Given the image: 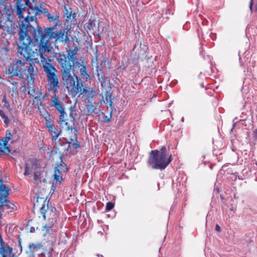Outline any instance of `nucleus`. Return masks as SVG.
<instances>
[{
	"instance_id": "obj_33",
	"label": "nucleus",
	"mask_w": 257,
	"mask_h": 257,
	"mask_svg": "<svg viewBox=\"0 0 257 257\" xmlns=\"http://www.w3.org/2000/svg\"><path fill=\"white\" fill-rule=\"evenodd\" d=\"M215 230L217 231H218V232L220 231V228L218 224H216L215 225Z\"/></svg>"
},
{
	"instance_id": "obj_14",
	"label": "nucleus",
	"mask_w": 257,
	"mask_h": 257,
	"mask_svg": "<svg viewBox=\"0 0 257 257\" xmlns=\"http://www.w3.org/2000/svg\"><path fill=\"white\" fill-rule=\"evenodd\" d=\"M40 10L42 12L41 14L44 13L46 14V16L50 22H53L55 25H57L59 21V16L57 14L55 13L51 14L46 9H44L43 11L41 9Z\"/></svg>"
},
{
	"instance_id": "obj_9",
	"label": "nucleus",
	"mask_w": 257,
	"mask_h": 257,
	"mask_svg": "<svg viewBox=\"0 0 257 257\" xmlns=\"http://www.w3.org/2000/svg\"><path fill=\"white\" fill-rule=\"evenodd\" d=\"M36 168V166L35 165H33L31 167L29 166L28 164H26L25 167V172L24 175L26 176L29 175L31 174L33 171L34 172V180L36 183H38L40 182L41 178V173L39 172L35 171V169Z\"/></svg>"
},
{
	"instance_id": "obj_12",
	"label": "nucleus",
	"mask_w": 257,
	"mask_h": 257,
	"mask_svg": "<svg viewBox=\"0 0 257 257\" xmlns=\"http://www.w3.org/2000/svg\"><path fill=\"white\" fill-rule=\"evenodd\" d=\"M64 170H67V168L65 166L61 165L56 167L55 169L54 176V180L61 183L62 180V177L61 174V171H64Z\"/></svg>"
},
{
	"instance_id": "obj_23",
	"label": "nucleus",
	"mask_w": 257,
	"mask_h": 257,
	"mask_svg": "<svg viewBox=\"0 0 257 257\" xmlns=\"http://www.w3.org/2000/svg\"><path fill=\"white\" fill-rule=\"evenodd\" d=\"M2 102L4 103V106H3L4 108L8 110L9 111H10L12 110V109L10 107V103L7 99L6 94L4 95V96H3Z\"/></svg>"
},
{
	"instance_id": "obj_17",
	"label": "nucleus",
	"mask_w": 257,
	"mask_h": 257,
	"mask_svg": "<svg viewBox=\"0 0 257 257\" xmlns=\"http://www.w3.org/2000/svg\"><path fill=\"white\" fill-rule=\"evenodd\" d=\"M43 244L42 242H36V243H31L29 244V248L32 250V251H37L41 249L43 247Z\"/></svg>"
},
{
	"instance_id": "obj_6",
	"label": "nucleus",
	"mask_w": 257,
	"mask_h": 257,
	"mask_svg": "<svg viewBox=\"0 0 257 257\" xmlns=\"http://www.w3.org/2000/svg\"><path fill=\"white\" fill-rule=\"evenodd\" d=\"M5 3L2 2L0 4V28L6 34L13 35L16 33L17 26L13 22L12 11L6 8L5 6Z\"/></svg>"
},
{
	"instance_id": "obj_13",
	"label": "nucleus",
	"mask_w": 257,
	"mask_h": 257,
	"mask_svg": "<svg viewBox=\"0 0 257 257\" xmlns=\"http://www.w3.org/2000/svg\"><path fill=\"white\" fill-rule=\"evenodd\" d=\"M51 105V106L55 107L56 109L58 112L62 111V110H64L61 102L59 100L58 97L56 95V93H54V96L52 97Z\"/></svg>"
},
{
	"instance_id": "obj_19",
	"label": "nucleus",
	"mask_w": 257,
	"mask_h": 257,
	"mask_svg": "<svg viewBox=\"0 0 257 257\" xmlns=\"http://www.w3.org/2000/svg\"><path fill=\"white\" fill-rule=\"evenodd\" d=\"M71 142H68L69 144H71V146L74 148L77 149L79 148L80 145L77 141V137L75 134L73 137L70 138Z\"/></svg>"
},
{
	"instance_id": "obj_36",
	"label": "nucleus",
	"mask_w": 257,
	"mask_h": 257,
	"mask_svg": "<svg viewBox=\"0 0 257 257\" xmlns=\"http://www.w3.org/2000/svg\"><path fill=\"white\" fill-rule=\"evenodd\" d=\"M181 120H182V121H184V118L183 117L182 118Z\"/></svg>"
},
{
	"instance_id": "obj_2",
	"label": "nucleus",
	"mask_w": 257,
	"mask_h": 257,
	"mask_svg": "<svg viewBox=\"0 0 257 257\" xmlns=\"http://www.w3.org/2000/svg\"><path fill=\"white\" fill-rule=\"evenodd\" d=\"M19 46L18 47V53L21 58H24L25 60H18L11 63L9 66L8 73L12 76H19L24 81H27V84L29 88L34 86L35 76L38 71L34 64L31 63L28 60L34 61L35 62H39V59L36 61L34 60L27 59L19 52ZM39 57H38V58Z\"/></svg>"
},
{
	"instance_id": "obj_4",
	"label": "nucleus",
	"mask_w": 257,
	"mask_h": 257,
	"mask_svg": "<svg viewBox=\"0 0 257 257\" xmlns=\"http://www.w3.org/2000/svg\"><path fill=\"white\" fill-rule=\"evenodd\" d=\"M167 150L165 146L162 147L160 150H152L148 159V163L154 169L164 170L172 161V155L167 157Z\"/></svg>"
},
{
	"instance_id": "obj_18",
	"label": "nucleus",
	"mask_w": 257,
	"mask_h": 257,
	"mask_svg": "<svg viewBox=\"0 0 257 257\" xmlns=\"http://www.w3.org/2000/svg\"><path fill=\"white\" fill-rule=\"evenodd\" d=\"M59 112L60 113L59 119V122L61 124H65V125H67V122H66V120H67V115L66 113L65 112L64 110H62V111H60Z\"/></svg>"
},
{
	"instance_id": "obj_3",
	"label": "nucleus",
	"mask_w": 257,
	"mask_h": 257,
	"mask_svg": "<svg viewBox=\"0 0 257 257\" xmlns=\"http://www.w3.org/2000/svg\"><path fill=\"white\" fill-rule=\"evenodd\" d=\"M58 62V66L61 68L63 84L66 87L69 85L74 83L78 77L75 74H71L73 67L79 68L80 62H75L63 53H56L55 56Z\"/></svg>"
},
{
	"instance_id": "obj_16",
	"label": "nucleus",
	"mask_w": 257,
	"mask_h": 257,
	"mask_svg": "<svg viewBox=\"0 0 257 257\" xmlns=\"http://www.w3.org/2000/svg\"><path fill=\"white\" fill-rule=\"evenodd\" d=\"M56 209L55 208H49L48 205L46 206L45 204H43V206L40 208L41 213L42 214L43 217L44 219H46V216L49 214V213L52 212H55Z\"/></svg>"
},
{
	"instance_id": "obj_8",
	"label": "nucleus",
	"mask_w": 257,
	"mask_h": 257,
	"mask_svg": "<svg viewBox=\"0 0 257 257\" xmlns=\"http://www.w3.org/2000/svg\"><path fill=\"white\" fill-rule=\"evenodd\" d=\"M28 1L27 0H18L17 2V14L20 18L19 24L21 20H23L25 19L27 15L28 12H30L31 10L35 7L37 8L40 10L38 6L35 4V6L30 5L29 6V8L26 9L27 6H28Z\"/></svg>"
},
{
	"instance_id": "obj_22",
	"label": "nucleus",
	"mask_w": 257,
	"mask_h": 257,
	"mask_svg": "<svg viewBox=\"0 0 257 257\" xmlns=\"http://www.w3.org/2000/svg\"><path fill=\"white\" fill-rule=\"evenodd\" d=\"M0 116L4 120V123L7 126L10 123V120L8 117L5 114V112L2 109H0Z\"/></svg>"
},
{
	"instance_id": "obj_40",
	"label": "nucleus",
	"mask_w": 257,
	"mask_h": 257,
	"mask_svg": "<svg viewBox=\"0 0 257 257\" xmlns=\"http://www.w3.org/2000/svg\"><path fill=\"white\" fill-rule=\"evenodd\" d=\"M255 164H256V165H257V162H255Z\"/></svg>"
},
{
	"instance_id": "obj_35",
	"label": "nucleus",
	"mask_w": 257,
	"mask_h": 257,
	"mask_svg": "<svg viewBox=\"0 0 257 257\" xmlns=\"http://www.w3.org/2000/svg\"><path fill=\"white\" fill-rule=\"evenodd\" d=\"M109 120H110V119H109V118H106V119L105 120V121H106V122H109Z\"/></svg>"
},
{
	"instance_id": "obj_39",
	"label": "nucleus",
	"mask_w": 257,
	"mask_h": 257,
	"mask_svg": "<svg viewBox=\"0 0 257 257\" xmlns=\"http://www.w3.org/2000/svg\"><path fill=\"white\" fill-rule=\"evenodd\" d=\"M67 128H68V130H69V126L67 127Z\"/></svg>"
},
{
	"instance_id": "obj_25",
	"label": "nucleus",
	"mask_w": 257,
	"mask_h": 257,
	"mask_svg": "<svg viewBox=\"0 0 257 257\" xmlns=\"http://www.w3.org/2000/svg\"><path fill=\"white\" fill-rule=\"evenodd\" d=\"M6 136L4 138V144L6 145L8 142L11 140L12 137V135L9 131H8Z\"/></svg>"
},
{
	"instance_id": "obj_24",
	"label": "nucleus",
	"mask_w": 257,
	"mask_h": 257,
	"mask_svg": "<svg viewBox=\"0 0 257 257\" xmlns=\"http://www.w3.org/2000/svg\"><path fill=\"white\" fill-rule=\"evenodd\" d=\"M253 0H250L249 2V9L251 12L254 11L257 12V0L255 3V5L254 7L253 8Z\"/></svg>"
},
{
	"instance_id": "obj_15",
	"label": "nucleus",
	"mask_w": 257,
	"mask_h": 257,
	"mask_svg": "<svg viewBox=\"0 0 257 257\" xmlns=\"http://www.w3.org/2000/svg\"><path fill=\"white\" fill-rule=\"evenodd\" d=\"M49 132L51 133L53 141L57 140L61 133V130L58 127L55 126L52 127V129L49 130Z\"/></svg>"
},
{
	"instance_id": "obj_10",
	"label": "nucleus",
	"mask_w": 257,
	"mask_h": 257,
	"mask_svg": "<svg viewBox=\"0 0 257 257\" xmlns=\"http://www.w3.org/2000/svg\"><path fill=\"white\" fill-rule=\"evenodd\" d=\"M73 44L74 48L72 50H71L70 46H67L66 48V51L67 52L66 56L75 62H79L78 59L76 57V54L79 50L78 46L74 42H73Z\"/></svg>"
},
{
	"instance_id": "obj_21",
	"label": "nucleus",
	"mask_w": 257,
	"mask_h": 257,
	"mask_svg": "<svg viewBox=\"0 0 257 257\" xmlns=\"http://www.w3.org/2000/svg\"><path fill=\"white\" fill-rule=\"evenodd\" d=\"M105 100L104 102L105 103H109L110 106L112 105L111 94L109 91H106L104 94Z\"/></svg>"
},
{
	"instance_id": "obj_37",
	"label": "nucleus",
	"mask_w": 257,
	"mask_h": 257,
	"mask_svg": "<svg viewBox=\"0 0 257 257\" xmlns=\"http://www.w3.org/2000/svg\"><path fill=\"white\" fill-rule=\"evenodd\" d=\"M7 149H8L9 152H10V150L9 149V148H7Z\"/></svg>"
},
{
	"instance_id": "obj_5",
	"label": "nucleus",
	"mask_w": 257,
	"mask_h": 257,
	"mask_svg": "<svg viewBox=\"0 0 257 257\" xmlns=\"http://www.w3.org/2000/svg\"><path fill=\"white\" fill-rule=\"evenodd\" d=\"M39 57L41 58V64L47 74L48 84L50 86L49 91L52 90L56 93L59 87L58 77L56 74L57 70L51 64V60L47 55H39Z\"/></svg>"
},
{
	"instance_id": "obj_1",
	"label": "nucleus",
	"mask_w": 257,
	"mask_h": 257,
	"mask_svg": "<svg viewBox=\"0 0 257 257\" xmlns=\"http://www.w3.org/2000/svg\"><path fill=\"white\" fill-rule=\"evenodd\" d=\"M41 13L40 10L35 7L30 12H28L27 17L19 24V52L26 59L36 61L39 55L51 52L52 38H56L55 44L59 41L65 45L69 41L67 28L61 29L57 33L54 32V27L35 29L32 23L38 26L36 16Z\"/></svg>"
},
{
	"instance_id": "obj_28",
	"label": "nucleus",
	"mask_w": 257,
	"mask_h": 257,
	"mask_svg": "<svg viewBox=\"0 0 257 257\" xmlns=\"http://www.w3.org/2000/svg\"><path fill=\"white\" fill-rule=\"evenodd\" d=\"M46 125L47 127L48 128V130L50 129H52V127H54L53 123L51 122V121L50 120V118L46 119Z\"/></svg>"
},
{
	"instance_id": "obj_27",
	"label": "nucleus",
	"mask_w": 257,
	"mask_h": 257,
	"mask_svg": "<svg viewBox=\"0 0 257 257\" xmlns=\"http://www.w3.org/2000/svg\"><path fill=\"white\" fill-rule=\"evenodd\" d=\"M98 79L99 82L101 83V87L102 88H105L106 87V83L104 77L103 76L99 77V74H98Z\"/></svg>"
},
{
	"instance_id": "obj_30",
	"label": "nucleus",
	"mask_w": 257,
	"mask_h": 257,
	"mask_svg": "<svg viewBox=\"0 0 257 257\" xmlns=\"http://www.w3.org/2000/svg\"><path fill=\"white\" fill-rule=\"evenodd\" d=\"M51 227V226L46 225L43 226V230L45 231L46 234L48 233Z\"/></svg>"
},
{
	"instance_id": "obj_11",
	"label": "nucleus",
	"mask_w": 257,
	"mask_h": 257,
	"mask_svg": "<svg viewBox=\"0 0 257 257\" xmlns=\"http://www.w3.org/2000/svg\"><path fill=\"white\" fill-rule=\"evenodd\" d=\"M98 104L94 103V104L92 101L89 100H87L86 104V109L88 113L92 114H98L100 112L99 109L97 108Z\"/></svg>"
},
{
	"instance_id": "obj_31",
	"label": "nucleus",
	"mask_w": 257,
	"mask_h": 257,
	"mask_svg": "<svg viewBox=\"0 0 257 257\" xmlns=\"http://www.w3.org/2000/svg\"><path fill=\"white\" fill-rule=\"evenodd\" d=\"M65 9V14L67 18L70 19L71 16V12H69V11L67 9L66 7H64Z\"/></svg>"
},
{
	"instance_id": "obj_26",
	"label": "nucleus",
	"mask_w": 257,
	"mask_h": 257,
	"mask_svg": "<svg viewBox=\"0 0 257 257\" xmlns=\"http://www.w3.org/2000/svg\"><path fill=\"white\" fill-rule=\"evenodd\" d=\"M70 111L69 116L71 118V120L74 121L75 119L74 117V114L76 113L75 109L74 107H71L70 108Z\"/></svg>"
},
{
	"instance_id": "obj_29",
	"label": "nucleus",
	"mask_w": 257,
	"mask_h": 257,
	"mask_svg": "<svg viewBox=\"0 0 257 257\" xmlns=\"http://www.w3.org/2000/svg\"><path fill=\"white\" fill-rule=\"evenodd\" d=\"M114 207V204L112 202H108L106 203L105 210L106 211H109Z\"/></svg>"
},
{
	"instance_id": "obj_7",
	"label": "nucleus",
	"mask_w": 257,
	"mask_h": 257,
	"mask_svg": "<svg viewBox=\"0 0 257 257\" xmlns=\"http://www.w3.org/2000/svg\"><path fill=\"white\" fill-rule=\"evenodd\" d=\"M83 84L80 79L78 78L73 83L66 87H65L69 94L72 96H75L77 94L80 93V94H83L86 99L88 100L92 98L96 94V92L94 89H86L83 88Z\"/></svg>"
},
{
	"instance_id": "obj_20",
	"label": "nucleus",
	"mask_w": 257,
	"mask_h": 257,
	"mask_svg": "<svg viewBox=\"0 0 257 257\" xmlns=\"http://www.w3.org/2000/svg\"><path fill=\"white\" fill-rule=\"evenodd\" d=\"M79 68H80L81 75L86 79H88L90 76L87 72L86 66L80 63V67Z\"/></svg>"
},
{
	"instance_id": "obj_34",
	"label": "nucleus",
	"mask_w": 257,
	"mask_h": 257,
	"mask_svg": "<svg viewBox=\"0 0 257 257\" xmlns=\"http://www.w3.org/2000/svg\"><path fill=\"white\" fill-rule=\"evenodd\" d=\"M7 0H0V4L2 3V2H6Z\"/></svg>"
},
{
	"instance_id": "obj_38",
	"label": "nucleus",
	"mask_w": 257,
	"mask_h": 257,
	"mask_svg": "<svg viewBox=\"0 0 257 257\" xmlns=\"http://www.w3.org/2000/svg\"><path fill=\"white\" fill-rule=\"evenodd\" d=\"M5 49L6 50V51H8V49L5 48Z\"/></svg>"
},
{
	"instance_id": "obj_32",
	"label": "nucleus",
	"mask_w": 257,
	"mask_h": 257,
	"mask_svg": "<svg viewBox=\"0 0 257 257\" xmlns=\"http://www.w3.org/2000/svg\"><path fill=\"white\" fill-rule=\"evenodd\" d=\"M56 217H57V214H56L55 212H54V214L53 215V217L52 218V222L53 223H54L56 222Z\"/></svg>"
}]
</instances>
